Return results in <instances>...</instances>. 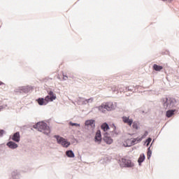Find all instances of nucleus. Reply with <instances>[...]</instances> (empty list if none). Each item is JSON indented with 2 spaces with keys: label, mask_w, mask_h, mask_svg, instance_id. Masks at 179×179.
I'll list each match as a JSON object with an SVG mask.
<instances>
[{
  "label": "nucleus",
  "mask_w": 179,
  "mask_h": 179,
  "mask_svg": "<svg viewBox=\"0 0 179 179\" xmlns=\"http://www.w3.org/2000/svg\"><path fill=\"white\" fill-rule=\"evenodd\" d=\"M153 69H154V71H157L158 72H160V71H162V69H163V66H159L157 64H154L153 65Z\"/></svg>",
  "instance_id": "14"
},
{
  "label": "nucleus",
  "mask_w": 179,
  "mask_h": 179,
  "mask_svg": "<svg viewBox=\"0 0 179 179\" xmlns=\"http://www.w3.org/2000/svg\"><path fill=\"white\" fill-rule=\"evenodd\" d=\"M68 79V76L63 75V80H66Z\"/></svg>",
  "instance_id": "25"
},
{
  "label": "nucleus",
  "mask_w": 179,
  "mask_h": 179,
  "mask_svg": "<svg viewBox=\"0 0 179 179\" xmlns=\"http://www.w3.org/2000/svg\"><path fill=\"white\" fill-rule=\"evenodd\" d=\"M116 90H118V89H117V87H115V89H113V92H115Z\"/></svg>",
  "instance_id": "28"
},
{
  "label": "nucleus",
  "mask_w": 179,
  "mask_h": 179,
  "mask_svg": "<svg viewBox=\"0 0 179 179\" xmlns=\"http://www.w3.org/2000/svg\"><path fill=\"white\" fill-rule=\"evenodd\" d=\"M69 124L71 125V127H80V124L78 123H73L72 122H70Z\"/></svg>",
  "instance_id": "23"
},
{
  "label": "nucleus",
  "mask_w": 179,
  "mask_h": 179,
  "mask_svg": "<svg viewBox=\"0 0 179 179\" xmlns=\"http://www.w3.org/2000/svg\"><path fill=\"white\" fill-rule=\"evenodd\" d=\"M162 1H166V0H162Z\"/></svg>",
  "instance_id": "31"
},
{
  "label": "nucleus",
  "mask_w": 179,
  "mask_h": 179,
  "mask_svg": "<svg viewBox=\"0 0 179 179\" xmlns=\"http://www.w3.org/2000/svg\"><path fill=\"white\" fill-rule=\"evenodd\" d=\"M164 107L171 108L174 106V101L171 99H166V101L164 103Z\"/></svg>",
  "instance_id": "8"
},
{
  "label": "nucleus",
  "mask_w": 179,
  "mask_h": 179,
  "mask_svg": "<svg viewBox=\"0 0 179 179\" xmlns=\"http://www.w3.org/2000/svg\"><path fill=\"white\" fill-rule=\"evenodd\" d=\"M150 156H152V150H150V148H149L148 149V153H147L148 159H150Z\"/></svg>",
  "instance_id": "22"
},
{
  "label": "nucleus",
  "mask_w": 179,
  "mask_h": 179,
  "mask_svg": "<svg viewBox=\"0 0 179 179\" xmlns=\"http://www.w3.org/2000/svg\"><path fill=\"white\" fill-rule=\"evenodd\" d=\"M7 146H8V148H10V149H16V148H17V144H16L13 141H10L7 143Z\"/></svg>",
  "instance_id": "13"
},
{
  "label": "nucleus",
  "mask_w": 179,
  "mask_h": 179,
  "mask_svg": "<svg viewBox=\"0 0 179 179\" xmlns=\"http://www.w3.org/2000/svg\"><path fill=\"white\" fill-rule=\"evenodd\" d=\"M3 135V130H0V136H2Z\"/></svg>",
  "instance_id": "26"
},
{
  "label": "nucleus",
  "mask_w": 179,
  "mask_h": 179,
  "mask_svg": "<svg viewBox=\"0 0 179 179\" xmlns=\"http://www.w3.org/2000/svg\"><path fill=\"white\" fill-rule=\"evenodd\" d=\"M176 110H168L167 112H166V117H168V118H170L172 115H174V112H175Z\"/></svg>",
  "instance_id": "17"
},
{
  "label": "nucleus",
  "mask_w": 179,
  "mask_h": 179,
  "mask_svg": "<svg viewBox=\"0 0 179 179\" xmlns=\"http://www.w3.org/2000/svg\"><path fill=\"white\" fill-rule=\"evenodd\" d=\"M2 108H3V106H0V111L2 110Z\"/></svg>",
  "instance_id": "30"
},
{
  "label": "nucleus",
  "mask_w": 179,
  "mask_h": 179,
  "mask_svg": "<svg viewBox=\"0 0 179 179\" xmlns=\"http://www.w3.org/2000/svg\"><path fill=\"white\" fill-rule=\"evenodd\" d=\"M132 127H133V129H138V128H139V124H138V122H133Z\"/></svg>",
  "instance_id": "21"
},
{
  "label": "nucleus",
  "mask_w": 179,
  "mask_h": 179,
  "mask_svg": "<svg viewBox=\"0 0 179 179\" xmlns=\"http://www.w3.org/2000/svg\"><path fill=\"white\" fill-rule=\"evenodd\" d=\"M133 141V143L136 145V143H139V142L142 141V137H137L136 138H131Z\"/></svg>",
  "instance_id": "15"
},
{
  "label": "nucleus",
  "mask_w": 179,
  "mask_h": 179,
  "mask_svg": "<svg viewBox=\"0 0 179 179\" xmlns=\"http://www.w3.org/2000/svg\"><path fill=\"white\" fill-rule=\"evenodd\" d=\"M133 141V143L136 145V143H139V142L142 141V137H137L136 138H131Z\"/></svg>",
  "instance_id": "16"
},
{
  "label": "nucleus",
  "mask_w": 179,
  "mask_h": 179,
  "mask_svg": "<svg viewBox=\"0 0 179 179\" xmlns=\"http://www.w3.org/2000/svg\"><path fill=\"white\" fill-rule=\"evenodd\" d=\"M122 118L124 124H127V125H129V127L132 125L134 120L132 119H129V117L123 116Z\"/></svg>",
  "instance_id": "9"
},
{
  "label": "nucleus",
  "mask_w": 179,
  "mask_h": 179,
  "mask_svg": "<svg viewBox=\"0 0 179 179\" xmlns=\"http://www.w3.org/2000/svg\"><path fill=\"white\" fill-rule=\"evenodd\" d=\"M34 128L38 129L40 132H43L45 135H48L51 131L50 130V127H48L45 123L41 122L37 123L34 126Z\"/></svg>",
  "instance_id": "2"
},
{
  "label": "nucleus",
  "mask_w": 179,
  "mask_h": 179,
  "mask_svg": "<svg viewBox=\"0 0 179 179\" xmlns=\"http://www.w3.org/2000/svg\"><path fill=\"white\" fill-rule=\"evenodd\" d=\"M94 141L98 143V145L101 143V131H100V130L96 131L94 137Z\"/></svg>",
  "instance_id": "7"
},
{
  "label": "nucleus",
  "mask_w": 179,
  "mask_h": 179,
  "mask_svg": "<svg viewBox=\"0 0 179 179\" xmlns=\"http://www.w3.org/2000/svg\"><path fill=\"white\" fill-rule=\"evenodd\" d=\"M120 164L122 167H134V163L131 160L124 158L120 160Z\"/></svg>",
  "instance_id": "6"
},
{
  "label": "nucleus",
  "mask_w": 179,
  "mask_h": 179,
  "mask_svg": "<svg viewBox=\"0 0 179 179\" xmlns=\"http://www.w3.org/2000/svg\"><path fill=\"white\" fill-rule=\"evenodd\" d=\"M1 85H3V83L0 81V86H1Z\"/></svg>",
  "instance_id": "29"
},
{
  "label": "nucleus",
  "mask_w": 179,
  "mask_h": 179,
  "mask_svg": "<svg viewBox=\"0 0 179 179\" xmlns=\"http://www.w3.org/2000/svg\"><path fill=\"white\" fill-rule=\"evenodd\" d=\"M85 125H87V126L90 125L92 127H94V120H87L85 122Z\"/></svg>",
  "instance_id": "18"
},
{
  "label": "nucleus",
  "mask_w": 179,
  "mask_h": 179,
  "mask_svg": "<svg viewBox=\"0 0 179 179\" xmlns=\"http://www.w3.org/2000/svg\"><path fill=\"white\" fill-rule=\"evenodd\" d=\"M49 95H48L47 96H45V99H38V103L39 104V106H45L47 104V103L50 102V101H54V100H55L57 99V95H55V94H54V92L50 91L48 93Z\"/></svg>",
  "instance_id": "1"
},
{
  "label": "nucleus",
  "mask_w": 179,
  "mask_h": 179,
  "mask_svg": "<svg viewBox=\"0 0 179 179\" xmlns=\"http://www.w3.org/2000/svg\"><path fill=\"white\" fill-rule=\"evenodd\" d=\"M145 161V155L141 154L138 158V162L139 163V164H141V163H143Z\"/></svg>",
  "instance_id": "20"
},
{
  "label": "nucleus",
  "mask_w": 179,
  "mask_h": 179,
  "mask_svg": "<svg viewBox=\"0 0 179 179\" xmlns=\"http://www.w3.org/2000/svg\"><path fill=\"white\" fill-rule=\"evenodd\" d=\"M55 138H56L57 143L62 145L63 148H69L71 145L70 142H68L66 139L60 137L59 136H55Z\"/></svg>",
  "instance_id": "5"
},
{
  "label": "nucleus",
  "mask_w": 179,
  "mask_h": 179,
  "mask_svg": "<svg viewBox=\"0 0 179 179\" xmlns=\"http://www.w3.org/2000/svg\"><path fill=\"white\" fill-rule=\"evenodd\" d=\"M101 129H103L104 132H113L114 134H117V132H115L117 127L114 124L108 126V124L105 122L101 124Z\"/></svg>",
  "instance_id": "3"
},
{
  "label": "nucleus",
  "mask_w": 179,
  "mask_h": 179,
  "mask_svg": "<svg viewBox=\"0 0 179 179\" xmlns=\"http://www.w3.org/2000/svg\"><path fill=\"white\" fill-rule=\"evenodd\" d=\"M146 136H148V131H145L144 135L141 136L142 139L146 138Z\"/></svg>",
  "instance_id": "24"
},
{
  "label": "nucleus",
  "mask_w": 179,
  "mask_h": 179,
  "mask_svg": "<svg viewBox=\"0 0 179 179\" xmlns=\"http://www.w3.org/2000/svg\"><path fill=\"white\" fill-rule=\"evenodd\" d=\"M66 155L68 157H75V154L72 150L66 151Z\"/></svg>",
  "instance_id": "19"
},
{
  "label": "nucleus",
  "mask_w": 179,
  "mask_h": 179,
  "mask_svg": "<svg viewBox=\"0 0 179 179\" xmlns=\"http://www.w3.org/2000/svg\"><path fill=\"white\" fill-rule=\"evenodd\" d=\"M99 110L101 113H106V111H111L114 110V104L111 102L106 103V104H102L101 106H99Z\"/></svg>",
  "instance_id": "4"
},
{
  "label": "nucleus",
  "mask_w": 179,
  "mask_h": 179,
  "mask_svg": "<svg viewBox=\"0 0 179 179\" xmlns=\"http://www.w3.org/2000/svg\"><path fill=\"white\" fill-rule=\"evenodd\" d=\"M103 141L107 145H111L113 143V138L110 136H104Z\"/></svg>",
  "instance_id": "12"
},
{
  "label": "nucleus",
  "mask_w": 179,
  "mask_h": 179,
  "mask_svg": "<svg viewBox=\"0 0 179 179\" xmlns=\"http://www.w3.org/2000/svg\"><path fill=\"white\" fill-rule=\"evenodd\" d=\"M148 143H150V142H152V138H148Z\"/></svg>",
  "instance_id": "27"
},
{
  "label": "nucleus",
  "mask_w": 179,
  "mask_h": 179,
  "mask_svg": "<svg viewBox=\"0 0 179 179\" xmlns=\"http://www.w3.org/2000/svg\"><path fill=\"white\" fill-rule=\"evenodd\" d=\"M123 145L125 146V148H128L130 146H134V144L132 138H129L124 142Z\"/></svg>",
  "instance_id": "10"
},
{
  "label": "nucleus",
  "mask_w": 179,
  "mask_h": 179,
  "mask_svg": "<svg viewBox=\"0 0 179 179\" xmlns=\"http://www.w3.org/2000/svg\"><path fill=\"white\" fill-rule=\"evenodd\" d=\"M12 139L15 142H19L20 141V134L19 132L15 133L13 136Z\"/></svg>",
  "instance_id": "11"
}]
</instances>
